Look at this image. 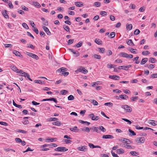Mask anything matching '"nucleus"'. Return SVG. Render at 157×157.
Masks as SVG:
<instances>
[{"mask_svg":"<svg viewBox=\"0 0 157 157\" xmlns=\"http://www.w3.org/2000/svg\"><path fill=\"white\" fill-rule=\"evenodd\" d=\"M75 5L78 7H80L83 6V4L82 3H81L80 2H75Z\"/></svg>","mask_w":157,"mask_h":157,"instance_id":"2f4dec72","label":"nucleus"},{"mask_svg":"<svg viewBox=\"0 0 157 157\" xmlns=\"http://www.w3.org/2000/svg\"><path fill=\"white\" fill-rule=\"evenodd\" d=\"M104 105L106 106H112L113 105V104L110 102H107L104 104Z\"/></svg>","mask_w":157,"mask_h":157,"instance_id":"4d7b16f0","label":"nucleus"},{"mask_svg":"<svg viewBox=\"0 0 157 157\" xmlns=\"http://www.w3.org/2000/svg\"><path fill=\"white\" fill-rule=\"evenodd\" d=\"M43 28L44 31L48 35H51V33L49 31L48 29L46 26H44L43 27Z\"/></svg>","mask_w":157,"mask_h":157,"instance_id":"9d476101","label":"nucleus"},{"mask_svg":"<svg viewBox=\"0 0 157 157\" xmlns=\"http://www.w3.org/2000/svg\"><path fill=\"white\" fill-rule=\"evenodd\" d=\"M110 36H111L110 38H114L115 36V32H112L110 34Z\"/></svg>","mask_w":157,"mask_h":157,"instance_id":"8fccbe9b","label":"nucleus"},{"mask_svg":"<svg viewBox=\"0 0 157 157\" xmlns=\"http://www.w3.org/2000/svg\"><path fill=\"white\" fill-rule=\"evenodd\" d=\"M148 123L153 126L157 125V121L154 120H149L148 121Z\"/></svg>","mask_w":157,"mask_h":157,"instance_id":"0eeeda50","label":"nucleus"},{"mask_svg":"<svg viewBox=\"0 0 157 157\" xmlns=\"http://www.w3.org/2000/svg\"><path fill=\"white\" fill-rule=\"evenodd\" d=\"M56 138H52L48 137L47 139V140L50 141L52 142H53L54 141V140H56Z\"/></svg>","mask_w":157,"mask_h":157,"instance_id":"49530a36","label":"nucleus"},{"mask_svg":"<svg viewBox=\"0 0 157 157\" xmlns=\"http://www.w3.org/2000/svg\"><path fill=\"white\" fill-rule=\"evenodd\" d=\"M54 150L56 151L65 152L67 151L68 149L64 147H61L55 148Z\"/></svg>","mask_w":157,"mask_h":157,"instance_id":"7ed1b4c3","label":"nucleus"},{"mask_svg":"<svg viewBox=\"0 0 157 157\" xmlns=\"http://www.w3.org/2000/svg\"><path fill=\"white\" fill-rule=\"evenodd\" d=\"M109 78L114 80H117L118 78H119L120 77L117 75H109Z\"/></svg>","mask_w":157,"mask_h":157,"instance_id":"f8f14e48","label":"nucleus"},{"mask_svg":"<svg viewBox=\"0 0 157 157\" xmlns=\"http://www.w3.org/2000/svg\"><path fill=\"white\" fill-rule=\"evenodd\" d=\"M112 52L110 50H109L108 51L106 55L108 56H110V55H112Z\"/></svg>","mask_w":157,"mask_h":157,"instance_id":"bf43d9fd","label":"nucleus"},{"mask_svg":"<svg viewBox=\"0 0 157 157\" xmlns=\"http://www.w3.org/2000/svg\"><path fill=\"white\" fill-rule=\"evenodd\" d=\"M74 41V39L69 40H68V45L72 44Z\"/></svg>","mask_w":157,"mask_h":157,"instance_id":"0e129e2a","label":"nucleus"},{"mask_svg":"<svg viewBox=\"0 0 157 157\" xmlns=\"http://www.w3.org/2000/svg\"><path fill=\"white\" fill-rule=\"evenodd\" d=\"M13 53L16 56H19L20 57L22 58L23 57V56L21 54L20 52L16 50H14L13 51Z\"/></svg>","mask_w":157,"mask_h":157,"instance_id":"9b49d317","label":"nucleus"},{"mask_svg":"<svg viewBox=\"0 0 157 157\" xmlns=\"http://www.w3.org/2000/svg\"><path fill=\"white\" fill-rule=\"evenodd\" d=\"M147 60L148 58H144L140 62V64L141 65L144 64L147 62Z\"/></svg>","mask_w":157,"mask_h":157,"instance_id":"a211bd4d","label":"nucleus"},{"mask_svg":"<svg viewBox=\"0 0 157 157\" xmlns=\"http://www.w3.org/2000/svg\"><path fill=\"white\" fill-rule=\"evenodd\" d=\"M150 52L149 51H144L142 52V54L144 55H147L149 54Z\"/></svg>","mask_w":157,"mask_h":157,"instance_id":"a18cd8bd","label":"nucleus"},{"mask_svg":"<svg viewBox=\"0 0 157 157\" xmlns=\"http://www.w3.org/2000/svg\"><path fill=\"white\" fill-rule=\"evenodd\" d=\"M98 49L99 52L100 53H105V49L104 48H98Z\"/></svg>","mask_w":157,"mask_h":157,"instance_id":"7c9ffc66","label":"nucleus"},{"mask_svg":"<svg viewBox=\"0 0 157 157\" xmlns=\"http://www.w3.org/2000/svg\"><path fill=\"white\" fill-rule=\"evenodd\" d=\"M100 14L103 16H105L107 15V13L105 11H102L100 12Z\"/></svg>","mask_w":157,"mask_h":157,"instance_id":"13d9d810","label":"nucleus"},{"mask_svg":"<svg viewBox=\"0 0 157 157\" xmlns=\"http://www.w3.org/2000/svg\"><path fill=\"white\" fill-rule=\"evenodd\" d=\"M33 5L37 8H40L41 7V5L37 2H33Z\"/></svg>","mask_w":157,"mask_h":157,"instance_id":"b1692460","label":"nucleus"},{"mask_svg":"<svg viewBox=\"0 0 157 157\" xmlns=\"http://www.w3.org/2000/svg\"><path fill=\"white\" fill-rule=\"evenodd\" d=\"M70 130L72 132H77L78 131L77 126H75L74 128H70Z\"/></svg>","mask_w":157,"mask_h":157,"instance_id":"2eb2a0df","label":"nucleus"},{"mask_svg":"<svg viewBox=\"0 0 157 157\" xmlns=\"http://www.w3.org/2000/svg\"><path fill=\"white\" fill-rule=\"evenodd\" d=\"M120 98L124 99H126L128 98V96L126 95H120Z\"/></svg>","mask_w":157,"mask_h":157,"instance_id":"cd10ccee","label":"nucleus"},{"mask_svg":"<svg viewBox=\"0 0 157 157\" xmlns=\"http://www.w3.org/2000/svg\"><path fill=\"white\" fill-rule=\"evenodd\" d=\"M74 99V97L72 95H71L68 97V99L69 100H73Z\"/></svg>","mask_w":157,"mask_h":157,"instance_id":"de8ad7c7","label":"nucleus"},{"mask_svg":"<svg viewBox=\"0 0 157 157\" xmlns=\"http://www.w3.org/2000/svg\"><path fill=\"white\" fill-rule=\"evenodd\" d=\"M91 129V128H90L88 127H86L85 128V129H82V130L83 131H85L87 132H89Z\"/></svg>","mask_w":157,"mask_h":157,"instance_id":"473e14b6","label":"nucleus"},{"mask_svg":"<svg viewBox=\"0 0 157 157\" xmlns=\"http://www.w3.org/2000/svg\"><path fill=\"white\" fill-rule=\"evenodd\" d=\"M0 124L6 126H7L8 125V124L7 123L2 121L0 122Z\"/></svg>","mask_w":157,"mask_h":157,"instance_id":"680f3d73","label":"nucleus"},{"mask_svg":"<svg viewBox=\"0 0 157 157\" xmlns=\"http://www.w3.org/2000/svg\"><path fill=\"white\" fill-rule=\"evenodd\" d=\"M127 54V53L125 52H121L119 54V56L122 57L126 58Z\"/></svg>","mask_w":157,"mask_h":157,"instance_id":"412c9836","label":"nucleus"},{"mask_svg":"<svg viewBox=\"0 0 157 157\" xmlns=\"http://www.w3.org/2000/svg\"><path fill=\"white\" fill-rule=\"evenodd\" d=\"M127 44L130 46H133L134 44L132 42V40H129L127 42Z\"/></svg>","mask_w":157,"mask_h":157,"instance_id":"f3484780","label":"nucleus"},{"mask_svg":"<svg viewBox=\"0 0 157 157\" xmlns=\"http://www.w3.org/2000/svg\"><path fill=\"white\" fill-rule=\"evenodd\" d=\"M77 72H81L84 74H86L88 72V71L86 70L85 68L83 67H81L75 71L76 73Z\"/></svg>","mask_w":157,"mask_h":157,"instance_id":"f03ea898","label":"nucleus"},{"mask_svg":"<svg viewBox=\"0 0 157 157\" xmlns=\"http://www.w3.org/2000/svg\"><path fill=\"white\" fill-rule=\"evenodd\" d=\"M149 61L152 63H154L156 62V60L154 58L151 57L149 59Z\"/></svg>","mask_w":157,"mask_h":157,"instance_id":"5701e85b","label":"nucleus"},{"mask_svg":"<svg viewBox=\"0 0 157 157\" xmlns=\"http://www.w3.org/2000/svg\"><path fill=\"white\" fill-rule=\"evenodd\" d=\"M89 117L90 118H91L92 120L97 121L99 119L98 117L95 116L94 113H91L89 115Z\"/></svg>","mask_w":157,"mask_h":157,"instance_id":"20e7f679","label":"nucleus"},{"mask_svg":"<svg viewBox=\"0 0 157 157\" xmlns=\"http://www.w3.org/2000/svg\"><path fill=\"white\" fill-rule=\"evenodd\" d=\"M33 30L35 32L36 34H38L39 33L38 30L37 29L36 27L33 29Z\"/></svg>","mask_w":157,"mask_h":157,"instance_id":"774afa93","label":"nucleus"},{"mask_svg":"<svg viewBox=\"0 0 157 157\" xmlns=\"http://www.w3.org/2000/svg\"><path fill=\"white\" fill-rule=\"evenodd\" d=\"M94 41L96 43H97V44H98L99 45L101 44L102 43L101 41L99 39H97V38Z\"/></svg>","mask_w":157,"mask_h":157,"instance_id":"c756f323","label":"nucleus"},{"mask_svg":"<svg viewBox=\"0 0 157 157\" xmlns=\"http://www.w3.org/2000/svg\"><path fill=\"white\" fill-rule=\"evenodd\" d=\"M115 62L117 63H121L122 62V61L121 59H117L115 61Z\"/></svg>","mask_w":157,"mask_h":157,"instance_id":"e2e57ef3","label":"nucleus"},{"mask_svg":"<svg viewBox=\"0 0 157 157\" xmlns=\"http://www.w3.org/2000/svg\"><path fill=\"white\" fill-rule=\"evenodd\" d=\"M140 31L138 29H136L134 32V34L136 35L139 34L140 33Z\"/></svg>","mask_w":157,"mask_h":157,"instance_id":"864d4df0","label":"nucleus"},{"mask_svg":"<svg viewBox=\"0 0 157 157\" xmlns=\"http://www.w3.org/2000/svg\"><path fill=\"white\" fill-rule=\"evenodd\" d=\"M67 92H68V91L67 90H62L60 92V93L61 94L65 95L67 93Z\"/></svg>","mask_w":157,"mask_h":157,"instance_id":"c03bdc74","label":"nucleus"},{"mask_svg":"<svg viewBox=\"0 0 157 157\" xmlns=\"http://www.w3.org/2000/svg\"><path fill=\"white\" fill-rule=\"evenodd\" d=\"M101 5V3L99 2H95L94 4V6H95L97 7H99Z\"/></svg>","mask_w":157,"mask_h":157,"instance_id":"72a5a7b5","label":"nucleus"},{"mask_svg":"<svg viewBox=\"0 0 157 157\" xmlns=\"http://www.w3.org/2000/svg\"><path fill=\"white\" fill-rule=\"evenodd\" d=\"M92 103L93 104V105H98V102L97 101L94 100H92Z\"/></svg>","mask_w":157,"mask_h":157,"instance_id":"338daca9","label":"nucleus"},{"mask_svg":"<svg viewBox=\"0 0 157 157\" xmlns=\"http://www.w3.org/2000/svg\"><path fill=\"white\" fill-rule=\"evenodd\" d=\"M102 138L103 139H113V136L111 135H104L102 136Z\"/></svg>","mask_w":157,"mask_h":157,"instance_id":"1a4fd4ad","label":"nucleus"},{"mask_svg":"<svg viewBox=\"0 0 157 157\" xmlns=\"http://www.w3.org/2000/svg\"><path fill=\"white\" fill-rule=\"evenodd\" d=\"M99 129L101 130L102 132H105L106 131V129L102 126H100L99 127Z\"/></svg>","mask_w":157,"mask_h":157,"instance_id":"79ce46f5","label":"nucleus"},{"mask_svg":"<svg viewBox=\"0 0 157 157\" xmlns=\"http://www.w3.org/2000/svg\"><path fill=\"white\" fill-rule=\"evenodd\" d=\"M124 147L126 148H128V149H133L134 148V147L133 146H132L131 145L126 144L124 146Z\"/></svg>","mask_w":157,"mask_h":157,"instance_id":"ea45409f","label":"nucleus"},{"mask_svg":"<svg viewBox=\"0 0 157 157\" xmlns=\"http://www.w3.org/2000/svg\"><path fill=\"white\" fill-rule=\"evenodd\" d=\"M69 50L75 55V57H77L79 55V54L78 52H76L72 49H70Z\"/></svg>","mask_w":157,"mask_h":157,"instance_id":"ddd939ff","label":"nucleus"},{"mask_svg":"<svg viewBox=\"0 0 157 157\" xmlns=\"http://www.w3.org/2000/svg\"><path fill=\"white\" fill-rule=\"evenodd\" d=\"M35 83H38L40 84H44V82L40 80H35L34 81Z\"/></svg>","mask_w":157,"mask_h":157,"instance_id":"bb28decb","label":"nucleus"},{"mask_svg":"<svg viewBox=\"0 0 157 157\" xmlns=\"http://www.w3.org/2000/svg\"><path fill=\"white\" fill-rule=\"evenodd\" d=\"M8 6H9V7L10 8V9L13 8V4H12L11 2L10 1H9L8 2Z\"/></svg>","mask_w":157,"mask_h":157,"instance_id":"37998d69","label":"nucleus"},{"mask_svg":"<svg viewBox=\"0 0 157 157\" xmlns=\"http://www.w3.org/2000/svg\"><path fill=\"white\" fill-rule=\"evenodd\" d=\"M128 140V139L125 138H122L121 139L119 140V141H121V142L127 143V144H130L129 143H128L127 140Z\"/></svg>","mask_w":157,"mask_h":157,"instance_id":"4468645a","label":"nucleus"},{"mask_svg":"<svg viewBox=\"0 0 157 157\" xmlns=\"http://www.w3.org/2000/svg\"><path fill=\"white\" fill-rule=\"evenodd\" d=\"M136 141H138L139 143H144L145 141V139L144 137L137 138L136 140Z\"/></svg>","mask_w":157,"mask_h":157,"instance_id":"39448f33","label":"nucleus"},{"mask_svg":"<svg viewBox=\"0 0 157 157\" xmlns=\"http://www.w3.org/2000/svg\"><path fill=\"white\" fill-rule=\"evenodd\" d=\"M58 119L56 117H50L49 118V121H55L58 120Z\"/></svg>","mask_w":157,"mask_h":157,"instance_id":"a19ab883","label":"nucleus"},{"mask_svg":"<svg viewBox=\"0 0 157 157\" xmlns=\"http://www.w3.org/2000/svg\"><path fill=\"white\" fill-rule=\"evenodd\" d=\"M124 152V150L122 148H120L117 150V153L118 154H123Z\"/></svg>","mask_w":157,"mask_h":157,"instance_id":"dca6fc26","label":"nucleus"},{"mask_svg":"<svg viewBox=\"0 0 157 157\" xmlns=\"http://www.w3.org/2000/svg\"><path fill=\"white\" fill-rule=\"evenodd\" d=\"M23 27L26 29H29V27L27 24L25 23H23L22 24Z\"/></svg>","mask_w":157,"mask_h":157,"instance_id":"3c124183","label":"nucleus"},{"mask_svg":"<svg viewBox=\"0 0 157 157\" xmlns=\"http://www.w3.org/2000/svg\"><path fill=\"white\" fill-rule=\"evenodd\" d=\"M17 132H21L24 134H25L27 133V131L21 129H18Z\"/></svg>","mask_w":157,"mask_h":157,"instance_id":"603ef678","label":"nucleus"},{"mask_svg":"<svg viewBox=\"0 0 157 157\" xmlns=\"http://www.w3.org/2000/svg\"><path fill=\"white\" fill-rule=\"evenodd\" d=\"M94 58L98 59H100L101 58V56L100 55L96 54L94 55Z\"/></svg>","mask_w":157,"mask_h":157,"instance_id":"4c0bfd02","label":"nucleus"},{"mask_svg":"<svg viewBox=\"0 0 157 157\" xmlns=\"http://www.w3.org/2000/svg\"><path fill=\"white\" fill-rule=\"evenodd\" d=\"M7 11L5 10L4 12H2V14L4 17L6 18H9V17L7 13Z\"/></svg>","mask_w":157,"mask_h":157,"instance_id":"4be33fe9","label":"nucleus"},{"mask_svg":"<svg viewBox=\"0 0 157 157\" xmlns=\"http://www.w3.org/2000/svg\"><path fill=\"white\" fill-rule=\"evenodd\" d=\"M31 57L36 60H38L39 59V57L37 55L33 53Z\"/></svg>","mask_w":157,"mask_h":157,"instance_id":"e433bc0d","label":"nucleus"},{"mask_svg":"<svg viewBox=\"0 0 157 157\" xmlns=\"http://www.w3.org/2000/svg\"><path fill=\"white\" fill-rule=\"evenodd\" d=\"M132 25L131 24H127L126 25V29L127 30H131L132 28Z\"/></svg>","mask_w":157,"mask_h":157,"instance_id":"aec40b11","label":"nucleus"},{"mask_svg":"<svg viewBox=\"0 0 157 157\" xmlns=\"http://www.w3.org/2000/svg\"><path fill=\"white\" fill-rule=\"evenodd\" d=\"M111 153L112 155V156L113 157H119V156H118V155L117 154H115L114 152L112 151H111Z\"/></svg>","mask_w":157,"mask_h":157,"instance_id":"69168bd1","label":"nucleus"},{"mask_svg":"<svg viewBox=\"0 0 157 157\" xmlns=\"http://www.w3.org/2000/svg\"><path fill=\"white\" fill-rule=\"evenodd\" d=\"M12 69L14 71L16 72L17 73H18V71H19L18 69L15 66H13L12 67Z\"/></svg>","mask_w":157,"mask_h":157,"instance_id":"58836bf2","label":"nucleus"},{"mask_svg":"<svg viewBox=\"0 0 157 157\" xmlns=\"http://www.w3.org/2000/svg\"><path fill=\"white\" fill-rule=\"evenodd\" d=\"M29 117H26L23 118V120L22 121V123L25 125L28 124H29V122L27 119H28Z\"/></svg>","mask_w":157,"mask_h":157,"instance_id":"6e6552de","label":"nucleus"},{"mask_svg":"<svg viewBox=\"0 0 157 157\" xmlns=\"http://www.w3.org/2000/svg\"><path fill=\"white\" fill-rule=\"evenodd\" d=\"M63 27L65 30L67 32H70V29L69 27L66 25H64L63 26Z\"/></svg>","mask_w":157,"mask_h":157,"instance_id":"c9c22d12","label":"nucleus"},{"mask_svg":"<svg viewBox=\"0 0 157 157\" xmlns=\"http://www.w3.org/2000/svg\"><path fill=\"white\" fill-rule=\"evenodd\" d=\"M129 132L132 134H130V136H135L136 135V133L133 131L131 130V129H129L128 130Z\"/></svg>","mask_w":157,"mask_h":157,"instance_id":"09e8293b","label":"nucleus"},{"mask_svg":"<svg viewBox=\"0 0 157 157\" xmlns=\"http://www.w3.org/2000/svg\"><path fill=\"white\" fill-rule=\"evenodd\" d=\"M77 149L79 151H85L87 150V146H83L82 147H79L77 148Z\"/></svg>","mask_w":157,"mask_h":157,"instance_id":"423d86ee","label":"nucleus"},{"mask_svg":"<svg viewBox=\"0 0 157 157\" xmlns=\"http://www.w3.org/2000/svg\"><path fill=\"white\" fill-rule=\"evenodd\" d=\"M52 124L54 125H56L57 126H60L61 124V122L58 121L53 122L52 123Z\"/></svg>","mask_w":157,"mask_h":157,"instance_id":"c85d7f7f","label":"nucleus"},{"mask_svg":"<svg viewBox=\"0 0 157 157\" xmlns=\"http://www.w3.org/2000/svg\"><path fill=\"white\" fill-rule=\"evenodd\" d=\"M99 128H98L96 127H93V130L94 132L95 131L98 133H100V131L99 130Z\"/></svg>","mask_w":157,"mask_h":157,"instance_id":"393cba45","label":"nucleus"},{"mask_svg":"<svg viewBox=\"0 0 157 157\" xmlns=\"http://www.w3.org/2000/svg\"><path fill=\"white\" fill-rule=\"evenodd\" d=\"M138 98V97L137 96H136V97H132L131 98V100L132 101H135L136 100H137Z\"/></svg>","mask_w":157,"mask_h":157,"instance_id":"6e6d98bb","label":"nucleus"},{"mask_svg":"<svg viewBox=\"0 0 157 157\" xmlns=\"http://www.w3.org/2000/svg\"><path fill=\"white\" fill-rule=\"evenodd\" d=\"M113 92H116V93H121V90H120L118 89L113 90Z\"/></svg>","mask_w":157,"mask_h":157,"instance_id":"052dcab7","label":"nucleus"},{"mask_svg":"<svg viewBox=\"0 0 157 157\" xmlns=\"http://www.w3.org/2000/svg\"><path fill=\"white\" fill-rule=\"evenodd\" d=\"M82 41L79 42L78 43L76 44L75 45V47L77 48H79L82 46Z\"/></svg>","mask_w":157,"mask_h":157,"instance_id":"f704fd0d","label":"nucleus"},{"mask_svg":"<svg viewBox=\"0 0 157 157\" xmlns=\"http://www.w3.org/2000/svg\"><path fill=\"white\" fill-rule=\"evenodd\" d=\"M118 68L119 69H123L124 70L126 71L128 70V69L126 68V66H120L118 67Z\"/></svg>","mask_w":157,"mask_h":157,"instance_id":"a878e982","label":"nucleus"},{"mask_svg":"<svg viewBox=\"0 0 157 157\" xmlns=\"http://www.w3.org/2000/svg\"><path fill=\"white\" fill-rule=\"evenodd\" d=\"M121 107L124 109L126 112L131 113L132 111V108L127 105H124L121 106Z\"/></svg>","mask_w":157,"mask_h":157,"instance_id":"f257e3e1","label":"nucleus"},{"mask_svg":"<svg viewBox=\"0 0 157 157\" xmlns=\"http://www.w3.org/2000/svg\"><path fill=\"white\" fill-rule=\"evenodd\" d=\"M27 73L23 71L22 70H20L18 71V73L20 74V75L23 76H25L26 74L25 73Z\"/></svg>","mask_w":157,"mask_h":157,"instance_id":"6ab92c4d","label":"nucleus"},{"mask_svg":"<svg viewBox=\"0 0 157 157\" xmlns=\"http://www.w3.org/2000/svg\"><path fill=\"white\" fill-rule=\"evenodd\" d=\"M25 74H26L25 76V78H27L29 80L32 81V80L30 78V75L27 73Z\"/></svg>","mask_w":157,"mask_h":157,"instance_id":"5fc2aeb1","label":"nucleus"}]
</instances>
